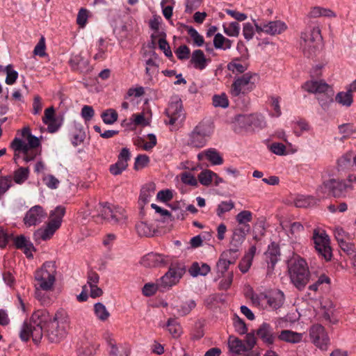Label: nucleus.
<instances>
[{
    "label": "nucleus",
    "instance_id": "f257e3e1",
    "mask_svg": "<svg viewBox=\"0 0 356 356\" xmlns=\"http://www.w3.org/2000/svg\"><path fill=\"white\" fill-rule=\"evenodd\" d=\"M69 325V316L63 309L58 310L54 316H51L47 310H38L32 314L29 321L24 323L19 336L23 341L32 338L33 341L38 343L45 330L48 340L58 343L65 337Z\"/></svg>",
    "mask_w": 356,
    "mask_h": 356
},
{
    "label": "nucleus",
    "instance_id": "f03ea898",
    "mask_svg": "<svg viewBox=\"0 0 356 356\" xmlns=\"http://www.w3.org/2000/svg\"><path fill=\"white\" fill-rule=\"evenodd\" d=\"M21 137H15L10 143L14 152L13 160L17 163L19 159L28 163L35 159L40 154V140L31 134L29 127L20 131Z\"/></svg>",
    "mask_w": 356,
    "mask_h": 356
},
{
    "label": "nucleus",
    "instance_id": "7ed1b4c3",
    "mask_svg": "<svg viewBox=\"0 0 356 356\" xmlns=\"http://www.w3.org/2000/svg\"><path fill=\"white\" fill-rule=\"evenodd\" d=\"M56 282V268L54 263L45 262L34 275L35 296L44 302L42 291H50Z\"/></svg>",
    "mask_w": 356,
    "mask_h": 356
},
{
    "label": "nucleus",
    "instance_id": "20e7f679",
    "mask_svg": "<svg viewBox=\"0 0 356 356\" xmlns=\"http://www.w3.org/2000/svg\"><path fill=\"white\" fill-rule=\"evenodd\" d=\"M288 272L293 286L300 291L303 290L310 280V271L305 259L298 255L288 261Z\"/></svg>",
    "mask_w": 356,
    "mask_h": 356
},
{
    "label": "nucleus",
    "instance_id": "39448f33",
    "mask_svg": "<svg viewBox=\"0 0 356 356\" xmlns=\"http://www.w3.org/2000/svg\"><path fill=\"white\" fill-rule=\"evenodd\" d=\"M302 88L308 92L316 95L319 105L324 111L329 109L334 101V90L330 86L322 80H311L305 82Z\"/></svg>",
    "mask_w": 356,
    "mask_h": 356
},
{
    "label": "nucleus",
    "instance_id": "423d86ee",
    "mask_svg": "<svg viewBox=\"0 0 356 356\" xmlns=\"http://www.w3.org/2000/svg\"><path fill=\"white\" fill-rule=\"evenodd\" d=\"M321 40V29L318 25L309 26L302 31L299 44L304 55L309 58L316 55Z\"/></svg>",
    "mask_w": 356,
    "mask_h": 356
},
{
    "label": "nucleus",
    "instance_id": "0eeeda50",
    "mask_svg": "<svg viewBox=\"0 0 356 356\" xmlns=\"http://www.w3.org/2000/svg\"><path fill=\"white\" fill-rule=\"evenodd\" d=\"M252 303L261 309L276 310L284 305V293L280 290H275L269 293H252L250 298Z\"/></svg>",
    "mask_w": 356,
    "mask_h": 356
},
{
    "label": "nucleus",
    "instance_id": "6e6552de",
    "mask_svg": "<svg viewBox=\"0 0 356 356\" xmlns=\"http://www.w3.org/2000/svg\"><path fill=\"white\" fill-rule=\"evenodd\" d=\"M65 214V208L57 207L50 213L49 222L44 227L38 229L33 234L35 241H47L50 239L56 231L60 227L62 218Z\"/></svg>",
    "mask_w": 356,
    "mask_h": 356
},
{
    "label": "nucleus",
    "instance_id": "1a4fd4ad",
    "mask_svg": "<svg viewBox=\"0 0 356 356\" xmlns=\"http://www.w3.org/2000/svg\"><path fill=\"white\" fill-rule=\"evenodd\" d=\"M353 184L347 183V181L341 179L331 178L325 180L317 188L318 196L329 193L337 198L346 197L348 190H353Z\"/></svg>",
    "mask_w": 356,
    "mask_h": 356
},
{
    "label": "nucleus",
    "instance_id": "9d476101",
    "mask_svg": "<svg viewBox=\"0 0 356 356\" xmlns=\"http://www.w3.org/2000/svg\"><path fill=\"white\" fill-rule=\"evenodd\" d=\"M213 133L211 125L206 122H200L188 134L186 144L191 147L202 148L210 139Z\"/></svg>",
    "mask_w": 356,
    "mask_h": 356
},
{
    "label": "nucleus",
    "instance_id": "9b49d317",
    "mask_svg": "<svg viewBox=\"0 0 356 356\" xmlns=\"http://www.w3.org/2000/svg\"><path fill=\"white\" fill-rule=\"evenodd\" d=\"M259 79L257 74L245 73L236 78L232 86L231 93L238 97L245 95L254 90Z\"/></svg>",
    "mask_w": 356,
    "mask_h": 356
},
{
    "label": "nucleus",
    "instance_id": "f8f14e48",
    "mask_svg": "<svg viewBox=\"0 0 356 356\" xmlns=\"http://www.w3.org/2000/svg\"><path fill=\"white\" fill-rule=\"evenodd\" d=\"M256 344V338L253 334H247L245 341L230 336L228 339V346L232 353L235 355H245L250 353Z\"/></svg>",
    "mask_w": 356,
    "mask_h": 356
},
{
    "label": "nucleus",
    "instance_id": "ddd939ff",
    "mask_svg": "<svg viewBox=\"0 0 356 356\" xmlns=\"http://www.w3.org/2000/svg\"><path fill=\"white\" fill-rule=\"evenodd\" d=\"M314 247L318 254L329 261L332 258V249L328 235L324 231L315 229L313 233Z\"/></svg>",
    "mask_w": 356,
    "mask_h": 356
},
{
    "label": "nucleus",
    "instance_id": "4468645a",
    "mask_svg": "<svg viewBox=\"0 0 356 356\" xmlns=\"http://www.w3.org/2000/svg\"><path fill=\"white\" fill-rule=\"evenodd\" d=\"M166 115L169 119L167 123L171 125L180 124L184 120L185 112L182 102L179 97H175L172 99L166 109Z\"/></svg>",
    "mask_w": 356,
    "mask_h": 356
},
{
    "label": "nucleus",
    "instance_id": "2eb2a0df",
    "mask_svg": "<svg viewBox=\"0 0 356 356\" xmlns=\"http://www.w3.org/2000/svg\"><path fill=\"white\" fill-rule=\"evenodd\" d=\"M236 124L241 129H262L266 127L264 117L260 114L239 115L236 118Z\"/></svg>",
    "mask_w": 356,
    "mask_h": 356
},
{
    "label": "nucleus",
    "instance_id": "dca6fc26",
    "mask_svg": "<svg viewBox=\"0 0 356 356\" xmlns=\"http://www.w3.org/2000/svg\"><path fill=\"white\" fill-rule=\"evenodd\" d=\"M254 22L257 33H264L271 36L280 35L288 28L286 23L281 20L265 21L260 24H257L255 20Z\"/></svg>",
    "mask_w": 356,
    "mask_h": 356
},
{
    "label": "nucleus",
    "instance_id": "f3484780",
    "mask_svg": "<svg viewBox=\"0 0 356 356\" xmlns=\"http://www.w3.org/2000/svg\"><path fill=\"white\" fill-rule=\"evenodd\" d=\"M184 273V269L178 266L170 267L158 281L161 291H164L177 284Z\"/></svg>",
    "mask_w": 356,
    "mask_h": 356
},
{
    "label": "nucleus",
    "instance_id": "a211bd4d",
    "mask_svg": "<svg viewBox=\"0 0 356 356\" xmlns=\"http://www.w3.org/2000/svg\"><path fill=\"white\" fill-rule=\"evenodd\" d=\"M309 336L312 343L321 350H326L330 339L325 328L318 324L314 325L309 330Z\"/></svg>",
    "mask_w": 356,
    "mask_h": 356
},
{
    "label": "nucleus",
    "instance_id": "6ab92c4d",
    "mask_svg": "<svg viewBox=\"0 0 356 356\" xmlns=\"http://www.w3.org/2000/svg\"><path fill=\"white\" fill-rule=\"evenodd\" d=\"M47 214L40 205L32 207L25 214L23 221L26 227L36 226L40 224L47 217Z\"/></svg>",
    "mask_w": 356,
    "mask_h": 356
},
{
    "label": "nucleus",
    "instance_id": "aec40b11",
    "mask_svg": "<svg viewBox=\"0 0 356 356\" xmlns=\"http://www.w3.org/2000/svg\"><path fill=\"white\" fill-rule=\"evenodd\" d=\"M258 337L267 346H271L275 341V334L272 326L267 323H263L257 329Z\"/></svg>",
    "mask_w": 356,
    "mask_h": 356
},
{
    "label": "nucleus",
    "instance_id": "412c9836",
    "mask_svg": "<svg viewBox=\"0 0 356 356\" xmlns=\"http://www.w3.org/2000/svg\"><path fill=\"white\" fill-rule=\"evenodd\" d=\"M140 263L145 267L155 268L165 265L166 260L163 254L150 252L141 259Z\"/></svg>",
    "mask_w": 356,
    "mask_h": 356
},
{
    "label": "nucleus",
    "instance_id": "4be33fe9",
    "mask_svg": "<svg viewBox=\"0 0 356 356\" xmlns=\"http://www.w3.org/2000/svg\"><path fill=\"white\" fill-rule=\"evenodd\" d=\"M210 61L202 50L196 49L191 54L190 64L193 68L202 71L207 67Z\"/></svg>",
    "mask_w": 356,
    "mask_h": 356
},
{
    "label": "nucleus",
    "instance_id": "5701e85b",
    "mask_svg": "<svg viewBox=\"0 0 356 356\" xmlns=\"http://www.w3.org/2000/svg\"><path fill=\"white\" fill-rule=\"evenodd\" d=\"M159 58L155 54L146 60L145 73L147 82H152L154 77L159 74Z\"/></svg>",
    "mask_w": 356,
    "mask_h": 356
},
{
    "label": "nucleus",
    "instance_id": "b1692460",
    "mask_svg": "<svg viewBox=\"0 0 356 356\" xmlns=\"http://www.w3.org/2000/svg\"><path fill=\"white\" fill-rule=\"evenodd\" d=\"M250 230V225L237 226L233 231L232 238L230 245L233 247H240L244 241L246 235Z\"/></svg>",
    "mask_w": 356,
    "mask_h": 356
},
{
    "label": "nucleus",
    "instance_id": "393cba45",
    "mask_svg": "<svg viewBox=\"0 0 356 356\" xmlns=\"http://www.w3.org/2000/svg\"><path fill=\"white\" fill-rule=\"evenodd\" d=\"M302 333L293 332L289 330H282L278 335V339L280 341L289 343H298L302 341Z\"/></svg>",
    "mask_w": 356,
    "mask_h": 356
},
{
    "label": "nucleus",
    "instance_id": "a878e982",
    "mask_svg": "<svg viewBox=\"0 0 356 356\" xmlns=\"http://www.w3.org/2000/svg\"><path fill=\"white\" fill-rule=\"evenodd\" d=\"M15 245L19 249H22L27 257L33 256L32 252L35 251L33 243L24 236L20 235L15 238Z\"/></svg>",
    "mask_w": 356,
    "mask_h": 356
},
{
    "label": "nucleus",
    "instance_id": "bb28decb",
    "mask_svg": "<svg viewBox=\"0 0 356 356\" xmlns=\"http://www.w3.org/2000/svg\"><path fill=\"white\" fill-rule=\"evenodd\" d=\"M266 257L268 264V268L272 270L280 257V250L275 243H271L268 246V249L266 252Z\"/></svg>",
    "mask_w": 356,
    "mask_h": 356
},
{
    "label": "nucleus",
    "instance_id": "cd10ccee",
    "mask_svg": "<svg viewBox=\"0 0 356 356\" xmlns=\"http://www.w3.org/2000/svg\"><path fill=\"white\" fill-rule=\"evenodd\" d=\"M336 16V13L330 9L315 6L310 10L307 17L308 18H317L321 17L332 18Z\"/></svg>",
    "mask_w": 356,
    "mask_h": 356
},
{
    "label": "nucleus",
    "instance_id": "c85d7f7f",
    "mask_svg": "<svg viewBox=\"0 0 356 356\" xmlns=\"http://www.w3.org/2000/svg\"><path fill=\"white\" fill-rule=\"evenodd\" d=\"M335 102L344 107H350L353 102V92L347 88L346 91H341L335 96Z\"/></svg>",
    "mask_w": 356,
    "mask_h": 356
},
{
    "label": "nucleus",
    "instance_id": "c756f323",
    "mask_svg": "<svg viewBox=\"0 0 356 356\" xmlns=\"http://www.w3.org/2000/svg\"><path fill=\"white\" fill-rule=\"evenodd\" d=\"M282 228L286 229L287 234L291 241L293 242L296 235L303 231V226L298 222H294L289 224H282Z\"/></svg>",
    "mask_w": 356,
    "mask_h": 356
},
{
    "label": "nucleus",
    "instance_id": "7c9ffc66",
    "mask_svg": "<svg viewBox=\"0 0 356 356\" xmlns=\"http://www.w3.org/2000/svg\"><path fill=\"white\" fill-rule=\"evenodd\" d=\"M155 192V185L152 183L145 185L140 191L139 201L145 204L150 201Z\"/></svg>",
    "mask_w": 356,
    "mask_h": 356
},
{
    "label": "nucleus",
    "instance_id": "2f4dec72",
    "mask_svg": "<svg viewBox=\"0 0 356 356\" xmlns=\"http://www.w3.org/2000/svg\"><path fill=\"white\" fill-rule=\"evenodd\" d=\"M317 203V200L310 195H298L294 200V204L296 207L306 208L312 207Z\"/></svg>",
    "mask_w": 356,
    "mask_h": 356
},
{
    "label": "nucleus",
    "instance_id": "473e14b6",
    "mask_svg": "<svg viewBox=\"0 0 356 356\" xmlns=\"http://www.w3.org/2000/svg\"><path fill=\"white\" fill-rule=\"evenodd\" d=\"M160 326L167 327L168 332L174 338L180 337L182 333L181 327L175 318H169L165 325L160 324Z\"/></svg>",
    "mask_w": 356,
    "mask_h": 356
},
{
    "label": "nucleus",
    "instance_id": "72a5a7b5",
    "mask_svg": "<svg viewBox=\"0 0 356 356\" xmlns=\"http://www.w3.org/2000/svg\"><path fill=\"white\" fill-rule=\"evenodd\" d=\"M127 219L125 211L120 207H114L110 222L113 225H123Z\"/></svg>",
    "mask_w": 356,
    "mask_h": 356
},
{
    "label": "nucleus",
    "instance_id": "f704fd0d",
    "mask_svg": "<svg viewBox=\"0 0 356 356\" xmlns=\"http://www.w3.org/2000/svg\"><path fill=\"white\" fill-rule=\"evenodd\" d=\"M210 270L209 266L207 264L195 262L190 268L189 273L193 277H196L198 275H206L209 273Z\"/></svg>",
    "mask_w": 356,
    "mask_h": 356
},
{
    "label": "nucleus",
    "instance_id": "c9c22d12",
    "mask_svg": "<svg viewBox=\"0 0 356 356\" xmlns=\"http://www.w3.org/2000/svg\"><path fill=\"white\" fill-rule=\"evenodd\" d=\"M114 207L115 206L110 205L106 203H99L96 207L97 211L98 213L97 215L101 216L104 219H106L110 222L111 216L113 213Z\"/></svg>",
    "mask_w": 356,
    "mask_h": 356
},
{
    "label": "nucleus",
    "instance_id": "e433bc0d",
    "mask_svg": "<svg viewBox=\"0 0 356 356\" xmlns=\"http://www.w3.org/2000/svg\"><path fill=\"white\" fill-rule=\"evenodd\" d=\"M213 45L216 49H227L232 46V41L220 33L215 35L213 38Z\"/></svg>",
    "mask_w": 356,
    "mask_h": 356
},
{
    "label": "nucleus",
    "instance_id": "4c0bfd02",
    "mask_svg": "<svg viewBox=\"0 0 356 356\" xmlns=\"http://www.w3.org/2000/svg\"><path fill=\"white\" fill-rule=\"evenodd\" d=\"M138 234L141 236H151L154 232V227L146 222H140L136 226Z\"/></svg>",
    "mask_w": 356,
    "mask_h": 356
},
{
    "label": "nucleus",
    "instance_id": "58836bf2",
    "mask_svg": "<svg viewBox=\"0 0 356 356\" xmlns=\"http://www.w3.org/2000/svg\"><path fill=\"white\" fill-rule=\"evenodd\" d=\"M94 312L96 317L102 321H106L110 316V314L107 310L106 306L101 302H97L94 305Z\"/></svg>",
    "mask_w": 356,
    "mask_h": 356
},
{
    "label": "nucleus",
    "instance_id": "ea45409f",
    "mask_svg": "<svg viewBox=\"0 0 356 356\" xmlns=\"http://www.w3.org/2000/svg\"><path fill=\"white\" fill-rule=\"evenodd\" d=\"M29 169L28 168L20 167L13 173V180L16 184H21L24 183L29 177Z\"/></svg>",
    "mask_w": 356,
    "mask_h": 356
},
{
    "label": "nucleus",
    "instance_id": "a19ab883",
    "mask_svg": "<svg viewBox=\"0 0 356 356\" xmlns=\"http://www.w3.org/2000/svg\"><path fill=\"white\" fill-rule=\"evenodd\" d=\"M101 118L105 124H113L118 120V115L115 110L108 108L102 113Z\"/></svg>",
    "mask_w": 356,
    "mask_h": 356
},
{
    "label": "nucleus",
    "instance_id": "79ce46f5",
    "mask_svg": "<svg viewBox=\"0 0 356 356\" xmlns=\"http://www.w3.org/2000/svg\"><path fill=\"white\" fill-rule=\"evenodd\" d=\"M206 158L213 165H221L223 163V159L216 149L210 148L206 150Z\"/></svg>",
    "mask_w": 356,
    "mask_h": 356
},
{
    "label": "nucleus",
    "instance_id": "37998d69",
    "mask_svg": "<svg viewBox=\"0 0 356 356\" xmlns=\"http://www.w3.org/2000/svg\"><path fill=\"white\" fill-rule=\"evenodd\" d=\"M240 25L238 22H233L223 25L225 33L229 37H238L240 33Z\"/></svg>",
    "mask_w": 356,
    "mask_h": 356
},
{
    "label": "nucleus",
    "instance_id": "c03bdc74",
    "mask_svg": "<svg viewBox=\"0 0 356 356\" xmlns=\"http://www.w3.org/2000/svg\"><path fill=\"white\" fill-rule=\"evenodd\" d=\"M196 306V303L193 300H188L182 302L180 305H177V310L180 316H185L191 312Z\"/></svg>",
    "mask_w": 356,
    "mask_h": 356
},
{
    "label": "nucleus",
    "instance_id": "a18cd8bd",
    "mask_svg": "<svg viewBox=\"0 0 356 356\" xmlns=\"http://www.w3.org/2000/svg\"><path fill=\"white\" fill-rule=\"evenodd\" d=\"M238 226L250 225L248 223L252 220V213L248 210H243L236 216Z\"/></svg>",
    "mask_w": 356,
    "mask_h": 356
},
{
    "label": "nucleus",
    "instance_id": "49530a36",
    "mask_svg": "<svg viewBox=\"0 0 356 356\" xmlns=\"http://www.w3.org/2000/svg\"><path fill=\"white\" fill-rule=\"evenodd\" d=\"M238 247H233L230 245V248L224 251L220 257L227 259L229 263L234 264L238 257Z\"/></svg>",
    "mask_w": 356,
    "mask_h": 356
},
{
    "label": "nucleus",
    "instance_id": "de8ad7c7",
    "mask_svg": "<svg viewBox=\"0 0 356 356\" xmlns=\"http://www.w3.org/2000/svg\"><path fill=\"white\" fill-rule=\"evenodd\" d=\"M216 176V173L210 170H204L202 171L198 175V179L200 184L203 186H209Z\"/></svg>",
    "mask_w": 356,
    "mask_h": 356
},
{
    "label": "nucleus",
    "instance_id": "09e8293b",
    "mask_svg": "<svg viewBox=\"0 0 356 356\" xmlns=\"http://www.w3.org/2000/svg\"><path fill=\"white\" fill-rule=\"evenodd\" d=\"M227 67L234 73H243L248 69V65L245 63H241L238 59L229 63Z\"/></svg>",
    "mask_w": 356,
    "mask_h": 356
},
{
    "label": "nucleus",
    "instance_id": "8fccbe9b",
    "mask_svg": "<svg viewBox=\"0 0 356 356\" xmlns=\"http://www.w3.org/2000/svg\"><path fill=\"white\" fill-rule=\"evenodd\" d=\"M333 232L334 237L339 244L342 243L344 241H348L350 238V234L348 232H345L344 229L339 226H335L334 227Z\"/></svg>",
    "mask_w": 356,
    "mask_h": 356
},
{
    "label": "nucleus",
    "instance_id": "3c124183",
    "mask_svg": "<svg viewBox=\"0 0 356 356\" xmlns=\"http://www.w3.org/2000/svg\"><path fill=\"white\" fill-rule=\"evenodd\" d=\"M130 120L135 126L146 127L149 124V120L145 117L144 113L133 114Z\"/></svg>",
    "mask_w": 356,
    "mask_h": 356
},
{
    "label": "nucleus",
    "instance_id": "603ef678",
    "mask_svg": "<svg viewBox=\"0 0 356 356\" xmlns=\"http://www.w3.org/2000/svg\"><path fill=\"white\" fill-rule=\"evenodd\" d=\"M6 78L5 82L8 85H13L18 78V72L15 71L11 65L5 67Z\"/></svg>",
    "mask_w": 356,
    "mask_h": 356
},
{
    "label": "nucleus",
    "instance_id": "864d4df0",
    "mask_svg": "<svg viewBox=\"0 0 356 356\" xmlns=\"http://www.w3.org/2000/svg\"><path fill=\"white\" fill-rule=\"evenodd\" d=\"M187 32L196 46L202 47L204 44V38L194 28L188 27Z\"/></svg>",
    "mask_w": 356,
    "mask_h": 356
},
{
    "label": "nucleus",
    "instance_id": "5fc2aeb1",
    "mask_svg": "<svg viewBox=\"0 0 356 356\" xmlns=\"http://www.w3.org/2000/svg\"><path fill=\"white\" fill-rule=\"evenodd\" d=\"M131 152L127 147H124L121 149L119 155L118 156L117 162L121 165L128 167V161L131 159Z\"/></svg>",
    "mask_w": 356,
    "mask_h": 356
},
{
    "label": "nucleus",
    "instance_id": "6e6d98bb",
    "mask_svg": "<svg viewBox=\"0 0 356 356\" xmlns=\"http://www.w3.org/2000/svg\"><path fill=\"white\" fill-rule=\"evenodd\" d=\"M234 207V203L233 201H223L218 204L216 213L218 216H221L223 213L231 211Z\"/></svg>",
    "mask_w": 356,
    "mask_h": 356
},
{
    "label": "nucleus",
    "instance_id": "4d7b16f0",
    "mask_svg": "<svg viewBox=\"0 0 356 356\" xmlns=\"http://www.w3.org/2000/svg\"><path fill=\"white\" fill-rule=\"evenodd\" d=\"M96 353V346L85 344L78 349V356H93Z\"/></svg>",
    "mask_w": 356,
    "mask_h": 356
},
{
    "label": "nucleus",
    "instance_id": "13d9d810",
    "mask_svg": "<svg viewBox=\"0 0 356 356\" xmlns=\"http://www.w3.org/2000/svg\"><path fill=\"white\" fill-rule=\"evenodd\" d=\"M256 31L255 25L250 22L245 23L243 27V35L245 40H250L253 38Z\"/></svg>",
    "mask_w": 356,
    "mask_h": 356
},
{
    "label": "nucleus",
    "instance_id": "bf43d9fd",
    "mask_svg": "<svg viewBox=\"0 0 356 356\" xmlns=\"http://www.w3.org/2000/svg\"><path fill=\"white\" fill-rule=\"evenodd\" d=\"M158 290L161 291L159 281H157L156 283H147L143 286V293L145 296H151L154 295Z\"/></svg>",
    "mask_w": 356,
    "mask_h": 356
},
{
    "label": "nucleus",
    "instance_id": "052dcab7",
    "mask_svg": "<svg viewBox=\"0 0 356 356\" xmlns=\"http://www.w3.org/2000/svg\"><path fill=\"white\" fill-rule=\"evenodd\" d=\"M341 249L349 256L350 259L352 260L353 257L356 256V251L355 248V245L352 243H349L347 241H344L342 243L339 244Z\"/></svg>",
    "mask_w": 356,
    "mask_h": 356
},
{
    "label": "nucleus",
    "instance_id": "680f3d73",
    "mask_svg": "<svg viewBox=\"0 0 356 356\" xmlns=\"http://www.w3.org/2000/svg\"><path fill=\"white\" fill-rule=\"evenodd\" d=\"M149 162V158L145 154H139L135 159L134 169L138 170L147 165Z\"/></svg>",
    "mask_w": 356,
    "mask_h": 356
},
{
    "label": "nucleus",
    "instance_id": "e2e57ef3",
    "mask_svg": "<svg viewBox=\"0 0 356 356\" xmlns=\"http://www.w3.org/2000/svg\"><path fill=\"white\" fill-rule=\"evenodd\" d=\"M213 104L216 107L227 108L229 105V101L225 94L214 95L213 97Z\"/></svg>",
    "mask_w": 356,
    "mask_h": 356
},
{
    "label": "nucleus",
    "instance_id": "0e129e2a",
    "mask_svg": "<svg viewBox=\"0 0 356 356\" xmlns=\"http://www.w3.org/2000/svg\"><path fill=\"white\" fill-rule=\"evenodd\" d=\"M202 0H185V12L191 13L202 4Z\"/></svg>",
    "mask_w": 356,
    "mask_h": 356
},
{
    "label": "nucleus",
    "instance_id": "69168bd1",
    "mask_svg": "<svg viewBox=\"0 0 356 356\" xmlns=\"http://www.w3.org/2000/svg\"><path fill=\"white\" fill-rule=\"evenodd\" d=\"M44 184L49 188L56 189L59 185V180L52 175H47L43 178Z\"/></svg>",
    "mask_w": 356,
    "mask_h": 356
},
{
    "label": "nucleus",
    "instance_id": "338daca9",
    "mask_svg": "<svg viewBox=\"0 0 356 356\" xmlns=\"http://www.w3.org/2000/svg\"><path fill=\"white\" fill-rule=\"evenodd\" d=\"M230 264H232L229 263V261H227V259L220 257V259L216 265L218 273L223 275L224 273L228 270Z\"/></svg>",
    "mask_w": 356,
    "mask_h": 356
},
{
    "label": "nucleus",
    "instance_id": "774afa93",
    "mask_svg": "<svg viewBox=\"0 0 356 356\" xmlns=\"http://www.w3.org/2000/svg\"><path fill=\"white\" fill-rule=\"evenodd\" d=\"M190 52V49L186 45H181L175 51V54L179 59L185 60L189 58Z\"/></svg>",
    "mask_w": 356,
    "mask_h": 356
}]
</instances>
